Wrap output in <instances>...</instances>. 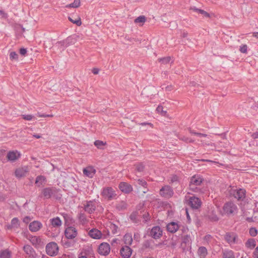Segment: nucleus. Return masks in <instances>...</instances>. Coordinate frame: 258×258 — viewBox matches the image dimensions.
<instances>
[{"instance_id": "f257e3e1", "label": "nucleus", "mask_w": 258, "mask_h": 258, "mask_svg": "<svg viewBox=\"0 0 258 258\" xmlns=\"http://www.w3.org/2000/svg\"><path fill=\"white\" fill-rule=\"evenodd\" d=\"M229 192L230 196L233 197L238 201L243 200L245 197L246 191L243 188H238L236 187H230Z\"/></svg>"}, {"instance_id": "f03ea898", "label": "nucleus", "mask_w": 258, "mask_h": 258, "mask_svg": "<svg viewBox=\"0 0 258 258\" xmlns=\"http://www.w3.org/2000/svg\"><path fill=\"white\" fill-rule=\"evenodd\" d=\"M98 203L95 200L86 201L83 204V209L87 213L92 214L95 211Z\"/></svg>"}, {"instance_id": "7ed1b4c3", "label": "nucleus", "mask_w": 258, "mask_h": 258, "mask_svg": "<svg viewBox=\"0 0 258 258\" xmlns=\"http://www.w3.org/2000/svg\"><path fill=\"white\" fill-rule=\"evenodd\" d=\"M223 210L225 214L230 215L237 212V207L234 203L228 202L224 204Z\"/></svg>"}, {"instance_id": "20e7f679", "label": "nucleus", "mask_w": 258, "mask_h": 258, "mask_svg": "<svg viewBox=\"0 0 258 258\" xmlns=\"http://www.w3.org/2000/svg\"><path fill=\"white\" fill-rule=\"evenodd\" d=\"M79 36L77 34H74L68 37L66 40L58 42V45L67 47L70 45L75 44L78 40Z\"/></svg>"}, {"instance_id": "39448f33", "label": "nucleus", "mask_w": 258, "mask_h": 258, "mask_svg": "<svg viewBox=\"0 0 258 258\" xmlns=\"http://www.w3.org/2000/svg\"><path fill=\"white\" fill-rule=\"evenodd\" d=\"M101 195L105 199L110 201L115 198V191L111 187H105L103 189Z\"/></svg>"}, {"instance_id": "423d86ee", "label": "nucleus", "mask_w": 258, "mask_h": 258, "mask_svg": "<svg viewBox=\"0 0 258 258\" xmlns=\"http://www.w3.org/2000/svg\"><path fill=\"white\" fill-rule=\"evenodd\" d=\"M58 251V247L55 242H51L46 246V252L50 256L56 255Z\"/></svg>"}, {"instance_id": "0eeeda50", "label": "nucleus", "mask_w": 258, "mask_h": 258, "mask_svg": "<svg viewBox=\"0 0 258 258\" xmlns=\"http://www.w3.org/2000/svg\"><path fill=\"white\" fill-rule=\"evenodd\" d=\"M174 192L172 188L169 185L163 186L159 191L160 195L164 198L169 199L172 197Z\"/></svg>"}, {"instance_id": "6e6552de", "label": "nucleus", "mask_w": 258, "mask_h": 258, "mask_svg": "<svg viewBox=\"0 0 258 258\" xmlns=\"http://www.w3.org/2000/svg\"><path fill=\"white\" fill-rule=\"evenodd\" d=\"M188 201V205L193 209H198L201 207L202 202L200 199L195 196L190 197Z\"/></svg>"}, {"instance_id": "1a4fd4ad", "label": "nucleus", "mask_w": 258, "mask_h": 258, "mask_svg": "<svg viewBox=\"0 0 258 258\" xmlns=\"http://www.w3.org/2000/svg\"><path fill=\"white\" fill-rule=\"evenodd\" d=\"M77 230L73 226L68 227L64 231V235L67 239H73L77 236Z\"/></svg>"}, {"instance_id": "9d476101", "label": "nucleus", "mask_w": 258, "mask_h": 258, "mask_svg": "<svg viewBox=\"0 0 258 258\" xmlns=\"http://www.w3.org/2000/svg\"><path fill=\"white\" fill-rule=\"evenodd\" d=\"M110 251V247L108 243L103 242L98 247V252L101 255H107L109 254Z\"/></svg>"}, {"instance_id": "9b49d317", "label": "nucleus", "mask_w": 258, "mask_h": 258, "mask_svg": "<svg viewBox=\"0 0 258 258\" xmlns=\"http://www.w3.org/2000/svg\"><path fill=\"white\" fill-rule=\"evenodd\" d=\"M57 192V189L53 187H46L42 189V194L45 199H50Z\"/></svg>"}, {"instance_id": "f8f14e48", "label": "nucleus", "mask_w": 258, "mask_h": 258, "mask_svg": "<svg viewBox=\"0 0 258 258\" xmlns=\"http://www.w3.org/2000/svg\"><path fill=\"white\" fill-rule=\"evenodd\" d=\"M150 235L154 239H158L162 235V230L159 226H154L151 229Z\"/></svg>"}, {"instance_id": "ddd939ff", "label": "nucleus", "mask_w": 258, "mask_h": 258, "mask_svg": "<svg viewBox=\"0 0 258 258\" xmlns=\"http://www.w3.org/2000/svg\"><path fill=\"white\" fill-rule=\"evenodd\" d=\"M21 154L18 151H12L8 153L7 158L8 161L15 162L20 157Z\"/></svg>"}, {"instance_id": "4468645a", "label": "nucleus", "mask_w": 258, "mask_h": 258, "mask_svg": "<svg viewBox=\"0 0 258 258\" xmlns=\"http://www.w3.org/2000/svg\"><path fill=\"white\" fill-rule=\"evenodd\" d=\"M29 169L28 166H23L17 168L15 172V175L17 178L25 176Z\"/></svg>"}, {"instance_id": "2eb2a0df", "label": "nucleus", "mask_w": 258, "mask_h": 258, "mask_svg": "<svg viewBox=\"0 0 258 258\" xmlns=\"http://www.w3.org/2000/svg\"><path fill=\"white\" fill-rule=\"evenodd\" d=\"M120 253L123 258H130L132 253V249L128 246L125 245L120 249Z\"/></svg>"}, {"instance_id": "dca6fc26", "label": "nucleus", "mask_w": 258, "mask_h": 258, "mask_svg": "<svg viewBox=\"0 0 258 258\" xmlns=\"http://www.w3.org/2000/svg\"><path fill=\"white\" fill-rule=\"evenodd\" d=\"M28 239L30 240L31 243L35 246H43L44 243L41 240L39 237L36 236H29Z\"/></svg>"}, {"instance_id": "f3484780", "label": "nucleus", "mask_w": 258, "mask_h": 258, "mask_svg": "<svg viewBox=\"0 0 258 258\" xmlns=\"http://www.w3.org/2000/svg\"><path fill=\"white\" fill-rule=\"evenodd\" d=\"M42 224L38 221H34L30 223L29 229L31 232H37L42 227Z\"/></svg>"}, {"instance_id": "a211bd4d", "label": "nucleus", "mask_w": 258, "mask_h": 258, "mask_svg": "<svg viewBox=\"0 0 258 258\" xmlns=\"http://www.w3.org/2000/svg\"><path fill=\"white\" fill-rule=\"evenodd\" d=\"M119 188L124 193H130L133 190L131 185L125 182H121L119 185Z\"/></svg>"}, {"instance_id": "6ab92c4d", "label": "nucleus", "mask_w": 258, "mask_h": 258, "mask_svg": "<svg viewBox=\"0 0 258 258\" xmlns=\"http://www.w3.org/2000/svg\"><path fill=\"white\" fill-rule=\"evenodd\" d=\"M237 236L234 233H227L225 235V240L229 243L233 244L236 242Z\"/></svg>"}, {"instance_id": "aec40b11", "label": "nucleus", "mask_w": 258, "mask_h": 258, "mask_svg": "<svg viewBox=\"0 0 258 258\" xmlns=\"http://www.w3.org/2000/svg\"><path fill=\"white\" fill-rule=\"evenodd\" d=\"M204 181V179L199 175H195L190 178V182L196 185L199 186Z\"/></svg>"}, {"instance_id": "412c9836", "label": "nucleus", "mask_w": 258, "mask_h": 258, "mask_svg": "<svg viewBox=\"0 0 258 258\" xmlns=\"http://www.w3.org/2000/svg\"><path fill=\"white\" fill-rule=\"evenodd\" d=\"M89 234L91 237L94 239H100L102 236L101 232L97 229L91 230L89 232Z\"/></svg>"}, {"instance_id": "4be33fe9", "label": "nucleus", "mask_w": 258, "mask_h": 258, "mask_svg": "<svg viewBox=\"0 0 258 258\" xmlns=\"http://www.w3.org/2000/svg\"><path fill=\"white\" fill-rule=\"evenodd\" d=\"M179 229L178 225L176 222H171L167 224V230L171 233H175L177 230Z\"/></svg>"}, {"instance_id": "5701e85b", "label": "nucleus", "mask_w": 258, "mask_h": 258, "mask_svg": "<svg viewBox=\"0 0 258 258\" xmlns=\"http://www.w3.org/2000/svg\"><path fill=\"white\" fill-rule=\"evenodd\" d=\"M95 169L92 167H88L83 170V173L89 177L92 178L95 174Z\"/></svg>"}, {"instance_id": "b1692460", "label": "nucleus", "mask_w": 258, "mask_h": 258, "mask_svg": "<svg viewBox=\"0 0 258 258\" xmlns=\"http://www.w3.org/2000/svg\"><path fill=\"white\" fill-rule=\"evenodd\" d=\"M79 222L82 225H86L89 222L87 216L84 213L80 212L78 215Z\"/></svg>"}, {"instance_id": "393cba45", "label": "nucleus", "mask_w": 258, "mask_h": 258, "mask_svg": "<svg viewBox=\"0 0 258 258\" xmlns=\"http://www.w3.org/2000/svg\"><path fill=\"white\" fill-rule=\"evenodd\" d=\"M157 245L155 244L154 241L152 239L147 240L144 241L143 244V246L144 248H150L154 249L155 246H157Z\"/></svg>"}, {"instance_id": "a878e982", "label": "nucleus", "mask_w": 258, "mask_h": 258, "mask_svg": "<svg viewBox=\"0 0 258 258\" xmlns=\"http://www.w3.org/2000/svg\"><path fill=\"white\" fill-rule=\"evenodd\" d=\"M197 253L200 258H205L208 254V251L205 247L200 246L198 249Z\"/></svg>"}, {"instance_id": "bb28decb", "label": "nucleus", "mask_w": 258, "mask_h": 258, "mask_svg": "<svg viewBox=\"0 0 258 258\" xmlns=\"http://www.w3.org/2000/svg\"><path fill=\"white\" fill-rule=\"evenodd\" d=\"M20 226L19 220L17 218H14L11 220V224L7 226L8 229L18 228Z\"/></svg>"}, {"instance_id": "cd10ccee", "label": "nucleus", "mask_w": 258, "mask_h": 258, "mask_svg": "<svg viewBox=\"0 0 258 258\" xmlns=\"http://www.w3.org/2000/svg\"><path fill=\"white\" fill-rule=\"evenodd\" d=\"M46 182V178L43 175H39L36 178L35 184L38 186H41Z\"/></svg>"}, {"instance_id": "c85d7f7f", "label": "nucleus", "mask_w": 258, "mask_h": 258, "mask_svg": "<svg viewBox=\"0 0 258 258\" xmlns=\"http://www.w3.org/2000/svg\"><path fill=\"white\" fill-rule=\"evenodd\" d=\"M23 250L27 255L29 256L33 255L34 250L30 245H26L24 246Z\"/></svg>"}, {"instance_id": "c756f323", "label": "nucleus", "mask_w": 258, "mask_h": 258, "mask_svg": "<svg viewBox=\"0 0 258 258\" xmlns=\"http://www.w3.org/2000/svg\"><path fill=\"white\" fill-rule=\"evenodd\" d=\"M50 221L51 225L54 227H58L61 225V221L58 217L52 218Z\"/></svg>"}, {"instance_id": "7c9ffc66", "label": "nucleus", "mask_w": 258, "mask_h": 258, "mask_svg": "<svg viewBox=\"0 0 258 258\" xmlns=\"http://www.w3.org/2000/svg\"><path fill=\"white\" fill-rule=\"evenodd\" d=\"M223 258H235L233 252L231 250L223 251Z\"/></svg>"}, {"instance_id": "2f4dec72", "label": "nucleus", "mask_w": 258, "mask_h": 258, "mask_svg": "<svg viewBox=\"0 0 258 258\" xmlns=\"http://www.w3.org/2000/svg\"><path fill=\"white\" fill-rule=\"evenodd\" d=\"M124 242L126 245H131L133 241L132 236L130 234H126L123 237Z\"/></svg>"}, {"instance_id": "473e14b6", "label": "nucleus", "mask_w": 258, "mask_h": 258, "mask_svg": "<svg viewBox=\"0 0 258 258\" xmlns=\"http://www.w3.org/2000/svg\"><path fill=\"white\" fill-rule=\"evenodd\" d=\"M255 243V241L253 239H249L246 242L245 245L250 249H253L256 245Z\"/></svg>"}, {"instance_id": "72a5a7b5", "label": "nucleus", "mask_w": 258, "mask_h": 258, "mask_svg": "<svg viewBox=\"0 0 258 258\" xmlns=\"http://www.w3.org/2000/svg\"><path fill=\"white\" fill-rule=\"evenodd\" d=\"M189 189L194 192H203V191L200 187H198L197 185L191 183V182L189 183Z\"/></svg>"}, {"instance_id": "f704fd0d", "label": "nucleus", "mask_w": 258, "mask_h": 258, "mask_svg": "<svg viewBox=\"0 0 258 258\" xmlns=\"http://www.w3.org/2000/svg\"><path fill=\"white\" fill-rule=\"evenodd\" d=\"M208 217L209 219L212 221H218L219 220V218L216 215L215 212H214L213 211L212 212V213H209L208 214Z\"/></svg>"}, {"instance_id": "c9c22d12", "label": "nucleus", "mask_w": 258, "mask_h": 258, "mask_svg": "<svg viewBox=\"0 0 258 258\" xmlns=\"http://www.w3.org/2000/svg\"><path fill=\"white\" fill-rule=\"evenodd\" d=\"M80 5V0H74V2L69 5H67L66 7L67 8H78Z\"/></svg>"}, {"instance_id": "e433bc0d", "label": "nucleus", "mask_w": 258, "mask_h": 258, "mask_svg": "<svg viewBox=\"0 0 258 258\" xmlns=\"http://www.w3.org/2000/svg\"><path fill=\"white\" fill-rule=\"evenodd\" d=\"M127 204L124 201H121L116 205V208L118 210H123L126 208Z\"/></svg>"}, {"instance_id": "4c0bfd02", "label": "nucleus", "mask_w": 258, "mask_h": 258, "mask_svg": "<svg viewBox=\"0 0 258 258\" xmlns=\"http://www.w3.org/2000/svg\"><path fill=\"white\" fill-rule=\"evenodd\" d=\"M1 258H10L11 253L8 250H5L1 252Z\"/></svg>"}, {"instance_id": "58836bf2", "label": "nucleus", "mask_w": 258, "mask_h": 258, "mask_svg": "<svg viewBox=\"0 0 258 258\" xmlns=\"http://www.w3.org/2000/svg\"><path fill=\"white\" fill-rule=\"evenodd\" d=\"M146 18L144 16H140L135 20L136 23H142V24L145 22Z\"/></svg>"}, {"instance_id": "ea45409f", "label": "nucleus", "mask_w": 258, "mask_h": 258, "mask_svg": "<svg viewBox=\"0 0 258 258\" xmlns=\"http://www.w3.org/2000/svg\"><path fill=\"white\" fill-rule=\"evenodd\" d=\"M137 183L143 187L144 188H147L148 185L147 182L143 179H138L137 180Z\"/></svg>"}, {"instance_id": "a19ab883", "label": "nucleus", "mask_w": 258, "mask_h": 258, "mask_svg": "<svg viewBox=\"0 0 258 258\" xmlns=\"http://www.w3.org/2000/svg\"><path fill=\"white\" fill-rule=\"evenodd\" d=\"M69 20L72 22L73 23L77 25L78 26H80L82 24L81 20L80 18H78V19L76 20H73L71 17H69Z\"/></svg>"}, {"instance_id": "79ce46f5", "label": "nucleus", "mask_w": 258, "mask_h": 258, "mask_svg": "<svg viewBox=\"0 0 258 258\" xmlns=\"http://www.w3.org/2000/svg\"><path fill=\"white\" fill-rule=\"evenodd\" d=\"M170 59L171 58L170 57H165L159 58L158 61L159 62H161L164 63V64H166L170 61Z\"/></svg>"}, {"instance_id": "37998d69", "label": "nucleus", "mask_w": 258, "mask_h": 258, "mask_svg": "<svg viewBox=\"0 0 258 258\" xmlns=\"http://www.w3.org/2000/svg\"><path fill=\"white\" fill-rule=\"evenodd\" d=\"M180 140L186 142V143H193L194 142V140L189 138H188V137H186L185 136H182L180 138Z\"/></svg>"}, {"instance_id": "c03bdc74", "label": "nucleus", "mask_w": 258, "mask_h": 258, "mask_svg": "<svg viewBox=\"0 0 258 258\" xmlns=\"http://www.w3.org/2000/svg\"><path fill=\"white\" fill-rule=\"evenodd\" d=\"M156 111L160 113L162 115H165L166 114V111H164L163 107L161 106H158V107L156 108Z\"/></svg>"}, {"instance_id": "a18cd8bd", "label": "nucleus", "mask_w": 258, "mask_h": 258, "mask_svg": "<svg viewBox=\"0 0 258 258\" xmlns=\"http://www.w3.org/2000/svg\"><path fill=\"white\" fill-rule=\"evenodd\" d=\"M94 145L98 148H100L102 146H104L105 145V143L103 141L97 140L94 142Z\"/></svg>"}, {"instance_id": "49530a36", "label": "nucleus", "mask_w": 258, "mask_h": 258, "mask_svg": "<svg viewBox=\"0 0 258 258\" xmlns=\"http://www.w3.org/2000/svg\"><path fill=\"white\" fill-rule=\"evenodd\" d=\"M249 234L251 236H255L257 235V231L255 228H250L249 229Z\"/></svg>"}, {"instance_id": "de8ad7c7", "label": "nucleus", "mask_w": 258, "mask_h": 258, "mask_svg": "<svg viewBox=\"0 0 258 258\" xmlns=\"http://www.w3.org/2000/svg\"><path fill=\"white\" fill-rule=\"evenodd\" d=\"M212 237L210 234H207L205 235L204 237V244L207 243L208 244L209 243V241L212 239Z\"/></svg>"}, {"instance_id": "09e8293b", "label": "nucleus", "mask_w": 258, "mask_h": 258, "mask_svg": "<svg viewBox=\"0 0 258 258\" xmlns=\"http://www.w3.org/2000/svg\"><path fill=\"white\" fill-rule=\"evenodd\" d=\"M22 116L24 119L26 120H31L34 118V116L31 114H23Z\"/></svg>"}, {"instance_id": "8fccbe9b", "label": "nucleus", "mask_w": 258, "mask_h": 258, "mask_svg": "<svg viewBox=\"0 0 258 258\" xmlns=\"http://www.w3.org/2000/svg\"><path fill=\"white\" fill-rule=\"evenodd\" d=\"M10 58L11 59H17L18 58V55L16 52H11L10 54Z\"/></svg>"}, {"instance_id": "3c124183", "label": "nucleus", "mask_w": 258, "mask_h": 258, "mask_svg": "<svg viewBox=\"0 0 258 258\" xmlns=\"http://www.w3.org/2000/svg\"><path fill=\"white\" fill-rule=\"evenodd\" d=\"M110 228L111 230L112 233L113 234L117 233L118 227L115 224H111Z\"/></svg>"}, {"instance_id": "603ef678", "label": "nucleus", "mask_w": 258, "mask_h": 258, "mask_svg": "<svg viewBox=\"0 0 258 258\" xmlns=\"http://www.w3.org/2000/svg\"><path fill=\"white\" fill-rule=\"evenodd\" d=\"M247 45L246 44H244L240 46L239 50L241 53H246L247 52Z\"/></svg>"}, {"instance_id": "864d4df0", "label": "nucleus", "mask_w": 258, "mask_h": 258, "mask_svg": "<svg viewBox=\"0 0 258 258\" xmlns=\"http://www.w3.org/2000/svg\"><path fill=\"white\" fill-rule=\"evenodd\" d=\"M144 169V166L143 164H139L136 166V170L138 172H142Z\"/></svg>"}, {"instance_id": "5fc2aeb1", "label": "nucleus", "mask_w": 258, "mask_h": 258, "mask_svg": "<svg viewBox=\"0 0 258 258\" xmlns=\"http://www.w3.org/2000/svg\"><path fill=\"white\" fill-rule=\"evenodd\" d=\"M162 89H164L165 91H171L172 90H173V86L171 85L166 86L165 88H164V86H162Z\"/></svg>"}, {"instance_id": "6e6d98bb", "label": "nucleus", "mask_w": 258, "mask_h": 258, "mask_svg": "<svg viewBox=\"0 0 258 258\" xmlns=\"http://www.w3.org/2000/svg\"><path fill=\"white\" fill-rule=\"evenodd\" d=\"M37 116L40 117H52L53 115L52 114H41L40 113H38L37 114Z\"/></svg>"}, {"instance_id": "4d7b16f0", "label": "nucleus", "mask_w": 258, "mask_h": 258, "mask_svg": "<svg viewBox=\"0 0 258 258\" xmlns=\"http://www.w3.org/2000/svg\"><path fill=\"white\" fill-rule=\"evenodd\" d=\"M198 13L203 15L204 16H205L206 17H209V16H210L209 14L207 12H206L203 10H200V11H199V12Z\"/></svg>"}, {"instance_id": "13d9d810", "label": "nucleus", "mask_w": 258, "mask_h": 258, "mask_svg": "<svg viewBox=\"0 0 258 258\" xmlns=\"http://www.w3.org/2000/svg\"><path fill=\"white\" fill-rule=\"evenodd\" d=\"M143 219L145 222H147L149 219V214L148 213H145L143 215Z\"/></svg>"}, {"instance_id": "bf43d9fd", "label": "nucleus", "mask_w": 258, "mask_h": 258, "mask_svg": "<svg viewBox=\"0 0 258 258\" xmlns=\"http://www.w3.org/2000/svg\"><path fill=\"white\" fill-rule=\"evenodd\" d=\"M27 53V49L24 48H22L20 49V53L22 55H25Z\"/></svg>"}, {"instance_id": "052dcab7", "label": "nucleus", "mask_w": 258, "mask_h": 258, "mask_svg": "<svg viewBox=\"0 0 258 258\" xmlns=\"http://www.w3.org/2000/svg\"><path fill=\"white\" fill-rule=\"evenodd\" d=\"M253 255L254 258H258V246L255 249V250L253 253Z\"/></svg>"}, {"instance_id": "680f3d73", "label": "nucleus", "mask_w": 258, "mask_h": 258, "mask_svg": "<svg viewBox=\"0 0 258 258\" xmlns=\"http://www.w3.org/2000/svg\"><path fill=\"white\" fill-rule=\"evenodd\" d=\"M30 218L28 216H26L23 218V221L25 223H28L30 221Z\"/></svg>"}, {"instance_id": "e2e57ef3", "label": "nucleus", "mask_w": 258, "mask_h": 258, "mask_svg": "<svg viewBox=\"0 0 258 258\" xmlns=\"http://www.w3.org/2000/svg\"><path fill=\"white\" fill-rule=\"evenodd\" d=\"M63 218L66 221V222H68L69 220H70L71 217L69 215L67 214H63Z\"/></svg>"}, {"instance_id": "0e129e2a", "label": "nucleus", "mask_w": 258, "mask_h": 258, "mask_svg": "<svg viewBox=\"0 0 258 258\" xmlns=\"http://www.w3.org/2000/svg\"><path fill=\"white\" fill-rule=\"evenodd\" d=\"M0 15L2 16L3 18H5L7 17V15L2 10H0Z\"/></svg>"}, {"instance_id": "69168bd1", "label": "nucleus", "mask_w": 258, "mask_h": 258, "mask_svg": "<svg viewBox=\"0 0 258 258\" xmlns=\"http://www.w3.org/2000/svg\"><path fill=\"white\" fill-rule=\"evenodd\" d=\"M251 137L253 139H257L258 138V132H255L254 133H253L251 135Z\"/></svg>"}, {"instance_id": "338daca9", "label": "nucleus", "mask_w": 258, "mask_h": 258, "mask_svg": "<svg viewBox=\"0 0 258 258\" xmlns=\"http://www.w3.org/2000/svg\"><path fill=\"white\" fill-rule=\"evenodd\" d=\"M177 178H178V177H177V176H173L172 177V178L171 179V181L172 182H175V181L177 180Z\"/></svg>"}, {"instance_id": "774afa93", "label": "nucleus", "mask_w": 258, "mask_h": 258, "mask_svg": "<svg viewBox=\"0 0 258 258\" xmlns=\"http://www.w3.org/2000/svg\"><path fill=\"white\" fill-rule=\"evenodd\" d=\"M98 72H99V70L98 69L94 68L92 70V73L95 75L97 74L98 73Z\"/></svg>"}]
</instances>
